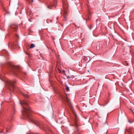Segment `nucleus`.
I'll return each instance as SVG.
<instances>
[{"label":"nucleus","mask_w":134,"mask_h":134,"mask_svg":"<svg viewBox=\"0 0 134 134\" xmlns=\"http://www.w3.org/2000/svg\"><path fill=\"white\" fill-rule=\"evenodd\" d=\"M20 103L23 108V110L22 112L23 115L27 117L30 122L34 123L36 125L39 127L40 129H42L43 130L46 131L45 130L42 129L45 127L44 125L39 121H36V122H35L33 119L30 117L31 113L32 112V111L31 108L29 106V104L26 101L23 100L22 102H20Z\"/></svg>","instance_id":"nucleus-1"},{"label":"nucleus","mask_w":134,"mask_h":134,"mask_svg":"<svg viewBox=\"0 0 134 134\" xmlns=\"http://www.w3.org/2000/svg\"><path fill=\"white\" fill-rule=\"evenodd\" d=\"M62 100L64 101V102H65V100L66 101L68 105L70 107L75 117V120H74L75 124L76 126H79L78 125L79 124V120L76 114L72 108V105L70 102V99L66 96V97H62Z\"/></svg>","instance_id":"nucleus-2"},{"label":"nucleus","mask_w":134,"mask_h":134,"mask_svg":"<svg viewBox=\"0 0 134 134\" xmlns=\"http://www.w3.org/2000/svg\"><path fill=\"white\" fill-rule=\"evenodd\" d=\"M10 66V71L15 76L24 77L25 75H26V73L22 72L19 66L13 65H11Z\"/></svg>","instance_id":"nucleus-3"},{"label":"nucleus","mask_w":134,"mask_h":134,"mask_svg":"<svg viewBox=\"0 0 134 134\" xmlns=\"http://www.w3.org/2000/svg\"><path fill=\"white\" fill-rule=\"evenodd\" d=\"M16 82V80H14L13 81L5 80H4V82L7 85L9 86H12L13 87H14L15 84Z\"/></svg>","instance_id":"nucleus-4"},{"label":"nucleus","mask_w":134,"mask_h":134,"mask_svg":"<svg viewBox=\"0 0 134 134\" xmlns=\"http://www.w3.org/2000/svg\"><path fill=\"white\" fill-rule=\"evenodd\" d=\"M10 27V28L11 29L12 31H16L18 29V26L16 25H12Z\"/></svg>","instance_id":"nucleus-5"},{"label":"nucleus","mask_w":134,"mask_h":134,"mask_svg":"<svg viewBox=\"0 0 134 134\" xmlns=\"http://www.w3.org/2000/svg\"><path fill=\"white\" fill-rule=\"evenodd\" d=\"M55 4H53V3L51 4L49 6H48V8H49L51 9V8L54 6Z\"/></svg>","instance_id":"nucleus-6"},{"label":"nucleus","mask_w":134,"mask_h":134,"mask_svg":"<svg viewBox=\"0 0 134 134\" xmlns=\"http://www.w3.org/2000/svg\"><path fill=\"white\" fill-rule=\"evenodd\" d=\"M22 95L24 97H25L27 98L28 97V96L27 95V94H24V93L22 92L21 93Z\"/></svg>","instance_id":"nucleus-7"},{"label":"nucleus","mask_w":134,"mask_h":134,"mask_svg":"<svg viewBox=\"0 0 134 134\" xmlns=\"http://www.w3.org/2000/svg\"><path fill=\"white\" fill-rule=\"evenodd\" d=\"M35 46L34 44H33V43H32L31 44V46H30V48H32L35 47Z\"/></svg>","instance_id":"nucleus-8"},{"label":"nucleus","mask_w":134,"mask_h":134,"mask_svg":"<svg viewBox=\"0 0 134 134\" xmlns=\"http://www.w3.org/2000/svg\"><path fill=\"white\" fill-rule=\"evenodd\" d=\"M66 89L67 91H69V88L67 85L65 86Z\"/></svg>","instance_id":"nucleus-9"},{"label":"nucleus","mask_w":134,"mask_h":134,"mask_svg":"<svg viewBox=\"0 0 134 134\" xmlns=\"http://www.w3.org/2000/svg\"><path fill=\"white\" fill-rule=\"evenodd\" d=\"M13 118H14V117H13V116H12L11 117L9 118L8 120H13Z\"/></svg>","instance_id":"nucleus-10"},{"label":"nucleus","mask_w":134,"mask_h":134,"mask_svg":"<svg viewBox=\"0 0 134 134\" xmlns=\"http://www.w3.org/2000/svg\"><path fill=\"white\" fill-rule=\"evenodd\" d=\"M88 27L90 30H91L92 28V25H90L88 26Z\"/></svg>","instance_id":"nucleus-11"},{"label":"nucleus","mask_w":134,"mask_h":134,"mask_svg":"<svg viewBox=\"0 0 134 134\" xmlns=\"http://www.w3.org/2000/svg\"><path fill=\"white\" fill-rule=\"evenodd\" d=\"M128 121L130 123H131V122L129 120Z\"/></svg>","instance_id":"nucleus-12"},{"label":"nucleus","mask_w":134,"mask_h":134,"mask_svg":"<svg viewBox=\"0 0 134 134\" xmlns=\"http://www.w3.org/2000/svg\"><path fill=\"white\" fill-rule=\"evenodd\" d=\"M16 36H17V37H19V36H18V35H16Z\"/></svg>","instance_id":"nucleus-13"},{"label":"nucleus","mask_w":134,"mask_h":134,"mask_svg":"<svg viewBox=\"0 0 134 134\" xmlns=\"http://www.w3.org/2000/svg\"><path fill=\"white\" fill-rule=\"evenodd\" d=\"M128 131H129V132H130V131L129 130H128Z\"/></svg>","instance_id":"nucleus-14"},{"label":"nucleus","mask_w":134,"mask_h":134,"mask_svg":"<svg viewBox=\"0 0 134 134\" xmlns=\"http://www.w3.org/2000/svg\"><path fill=\"white\" fill-rule=\"evenodd\" d=\"M58 70H60V69H59Z\"/></svg>","instance_id":"nucleus-15"},{"label":"nucleus","mask_w":134,"mask_h":134,"mask_svg":"<svg viewBox=\"0 0 134 134\" xmlns=\"http://www.w3.org/2000/svg\"><path fill=\"white\" fill-rule=\"evenodd\" d=\"M29 20V21H30V20Z\"/></svg>","instance_id":"nucleus-16"}]
</instances>
